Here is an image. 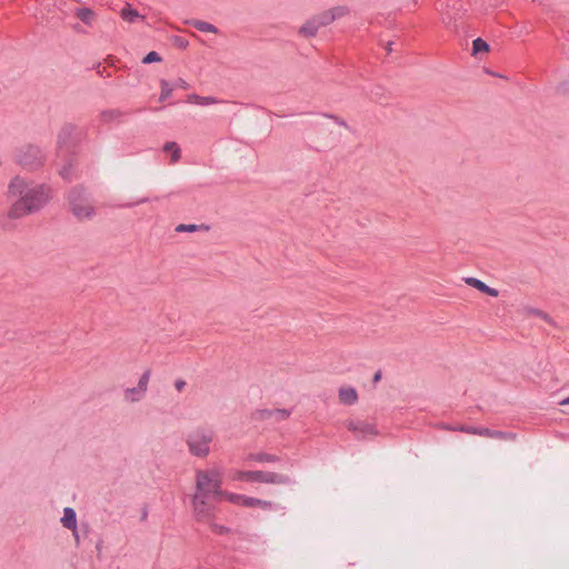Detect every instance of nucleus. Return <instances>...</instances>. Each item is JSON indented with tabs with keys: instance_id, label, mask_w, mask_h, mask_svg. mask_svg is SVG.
<instances>
[{
	"instance_id": "nucleus-11",
	"label": "nucleus",
	"mask_w": 569,
	"mask_h": 569,
	"mask_svg": "<svg viewBox=\"0 0 569 569\" xmlns=\"http://www.w3.org/2000/svg\"><path fill=\"white\" fill-rule=\"evenodd\" d=\"M322 23H320V19L318 16H315L307 20L300 28L298 33L303 38H312L315 37L319 29L322 28Z\"/></svg>"
},
{
	"instance_id": "nucleus-9",
	"label": "nucleus",
	"mask_w": 569,
	"mask_h": 569,
	"mask_svg": "<svg viewBox=\"0 0 569 569\" xmlns=\"http://www.w3.org/2000/svg\"><path fill=\"white\" fill-rule=\"evenodd\" d=\"M346 426L349 431L353 432L357 439H366L378 433L372 425L362 421L349 420Z\"/></svg>"
},
{
	"instance_id": "nucleus-19",
	"label": "nucleus",
	"mask_w": 569,
	"mask_h": 569,
	"mask_svg": "<svg viewBox=\"0 0 569 569\" xmlns=\"http://www.w3.org/2000/svg\"><path fill=\"white\" fill-rule=\"evenodd\" d=\"M163 151L171 156V162L172 163L178 162L180 160V158H181L180 147L178 146V143H176L173 141L167 142L163 146Z\"/></svg>"
},
{
	"instance_id": "nucleus-26",
	"label": "nucleus",
	"mask_w": 569,
	"mask_h": 569,
	"mask_svg": "<svg viewBox=\"0 0 569 569\" xmlns=\"http://www.w3.org/2000/svg\"><path fill=\"white\" fill-rule=\"evenodd\" d=\"M159 61H161V57L156 51L149 52L142 60L143 63H152Z\"/></svg>"
},
{
	"instance_id": "nucleus-27",
	"label": "nucleus",
	"mask_w": 569,
	"mask_h": 569,
	"mask_svg": "<svg viewBox=\"0 0 569 569\" xmlns=\"http://www.w3.org/2000/svg\"><path fill=\"white\" fill-rule=\"evenodd\" d=\"M198 230V226L197 224H179L176 227V231L177 232H193Z\"/></svg>"
},
{
	"instance_id": "nucleus-18",
	"label": "nucleus",
	"mask_w": 569,
	"mask_h": 569,
	"mask_svg": "<svg viewBox=\"0 0 569 569\" xmlns=\"http://www.w3.org/2000/svg\"><path fill=\"white\" fill-rule=\"evenodd\" d=\"M461 431H465V432H468V433H473V435H479V436H483V437H491V438H501L502 437V433L499 432V431H492L490 429H487V428H471V427H467V428H461Z\"/></svg>"
},
{
	"instance_id": "nucleus-30",
	"label": "nucleus",
	"mask_w": 569,
	"mask_h": 569,
	"mask_svg": "<svg viewBox=\"0 0 569 569\" xmlns=\"http://www.w3.org/2000/svg\"><path fill=\"white\" fill-rule=\"evenodd\" d=\"M561 406L569 405V397L560 402Z\"/></svg>"
},
{
	"instance_id": "nucleus-32",
	"label": "nucleus",
	"mask_w": 569,
	"mask_h": 569,
	"mask_svg": "<svg viewBox=\"0 0 569 569\" xmlns=\"http://www.w3.org/2000/svg\"><path fill=\"white\" fill-rule=\"evenodd\" d=\"M379 379H380V375H379V373H377V375L375 376V380H379Z\"/></svg>"
},
{
	"instance_id": "nucleus-23",
	"label": "nucleus",
	"mask_w": 569,
	"mask_h": 569,
	"mask_svg": "<svg viewBox=\"0 0 569 569\" xmlns=\"http://www.w3.org/2000/svg\"><path fill=\"white\" fill-rule=\"evenodd\" d=\"M76 16L86 24H90L94 18L93 11L89 8L77 9Z\"/></svg>"
},
{
	"instance_id": "nucleus-4",
	"label": "nucleus",
	"mask_w": 569,
	"mask_h": 569,
	"mask_svg": "<svg viewBox=\"0 0 569 569\" xmlns=\"http://www.w3.org/2000/svg\"><path fill=\"white\" fill-rule=\"evenodd\" d=\"M209 498L210 497L193 493L191 499L193 516L198 522L210 526L212 531L224 533L226 528L213 522L214 508L209 503Z\"/></svg>"
},
{
	"instance_id": "nucleus-14",
	"label": "nucleus",
	"mask_w": 569,
	"mask_h": 569,
	"mask_svg": "<svg viewBox=\"0 0 569 569\" xmlns=\"http://www.w3.org/2000/svg\"><path fill=\"white\" fill-rule=\"evenodd\" d=\"M339 400L347 406L355 405L358 400V393L355 388L342 387L339 390Z\"/></svg>"
},
{
	"instance_id": "nucleus-21",
	"label": "nucleus",
	"mask_w": 569,
	"mask_h": 569,
	"mask_svg": "<svg viewBox=\"0 0 569 569\" xmlns=\"http://www.w3.org/2000/svg\"><path fill=\"white\" fill-rule=\"evenodd\" d=\"M243 507L270 509L271 502L246 496Z\"/></svg>"
},
{
	"instance_id": "nucleus-17",
	"label": "nucleus",
	"mask_w": 569,
	"mask_h": 569,
	"mask_svg": "<svg viewBox=\"0 0 569 569\" xmlns=\"http://www.w3.org/2000/svg\"><path fill=\"white\" fill-rule=\"evenodd\" d=\"M259 413L261 418H273L278 421L286 420L290 416V411L287 409L264 410Z\"/></svg>"
},
{
	"instance_id": "nucleus-28",
	"label": "nucleus",
	"mask_w": 569,
	"mask_h": 569,
	"mask_svg": "<svg viewBox=\"0 0 569 569\" xmlns=\"http://www.w3.org/2000/svg\"><path fill=\"white\" fill-rule=\"evenodd\" d=\"M256 460L258 461H267V462H274L278 460V458L276 456H271V455H264V453H260V455H257L254 457Z\"/></svg>"
},
{
	"instance_id": "nucleus-29",
	"label": "nucleus",
	"mask_w": 569,
	"mask_h": 569,
	"mask_svg": "<svg viewBox=\"0 0 569 569\" xmlns=\"http://www.w3.org/2000/svg\"><path fill=\"white\" fill-rule=\"evenodd\" d=\"M186 386V382L183 380H177L174 382V387L178 391H181Z\"/></svg>"
},
{
	"instance_id": "nucleus-24",
	"label": "nucleus",
	"mask_w": 569,
	"mask_h": 569,
	"mask_svg": "<svg viewBox=\"0 0 569 569\" xmlns=\"http://www.w3.org/2000/svg\"><path fill=\"white\" fill-rule=\"evenodd\" d=\"M472 51H473V54H477L479 52H488L489 51V46L481 38H477L472 42Z\"/></svg>"
},
{
	"instance_id": "nucleus-5",
	"label": "nucleus",
	"mask_w": 569,
	"mask_h": 569,
	"mask_svg": "<svg viewBox=\"0 0 569 569\" xmlns=\"http://www.w3.org/2000/svg\"><path fill=\"white\" fill-rule=\"evenodd\" d=\"M212 440V431L207 429H196L187 436L186 443L191 456L203 459L210 453V445Z\"/></svg>"
},
{
	"instance_id": "nucleus-25",
	"label": "nucleus",
	"mask_w": 569,
	"mask_h": 569,
	"mask_svg": "<svg viewBox=\"0 0 569 569\" xmlns=\"http://www.w3.org/2000/svg\"><path fill=\"white\" fill-rule=\"evenodd\" d=\"M160 84H161L160 100L163 101L171 96L173 89L169 84V82L166 80H161Z\"/></svg>"
},
{
	"instance_id": "nucleus-3",
	"label": "nucleus",
	"mask_w": 569,
	"mask_h": 569,
	"mask_svg": "<svg viewBox=\"0 0 569 569\" xmlns=\"http://www.w3.org/2000/svg\"><path fill=\"white\" fill-rule=\"evenodd\" d=\"M68 206L72 216L79 221L92 220L97 212L92 199L82 188H73L68 193Z\"/></svg>"
},
{
	"instance_id": "nucleus-2",
	"label": "nucleus",
	"mask_w": 569,
	"mask_h": 569,
	"mask_svg": "<svg viewBox=\"0 0 569 569\" xmlns=\"http://www.w3.org/2000/svg\"><path fill=\"white\" fill-rule=\"evenodd\" d=\"M222 469L218 466H212L207 469H199L194 473V495L219 498L222 493Z\"/></svg>"
},
{
	"instance_id": "nucleus-7",
	"label": "nucleus",
	"mask_w": 569,
	"mask_h": 569,
	"mask_svg": "<svg viewBox=\"0 0 569 569\" xmlns=\"http://www.w3.org/2000/svg\"><path fill=\"white\" fill-rule=\"evenodd\" d=\"M17 161L26 170L33 171L43 164L44 156L40 148L28 144L20 148L17 153Z\"/></svg>"
},
{
	"instance_id": "nucleus-8",
	"label": "nucleus",
	"mask_w": 569,
	"mask_h": 569,
	"mask_svg": "<svg viewBox=\"0 0 569 569\" xmlns=\"http://www.w3.org/2000/svg\"><path fill=\"white\" fill-rule=\"evenodd\" d=\"M149 379H150V371H146L140 377L138 385L136 387L128 388L124 390V393H123L124 401L130 402V403L140 401L144 397V395L148 390Z\"/></svg>"
},
{
	"instance_id": "nucleus-1",
	"label": "nucleus",
	"mask_w": 569,
	"mask_h": 569,
	"mask_svg": "<svg viewBox=\"0 0 569 569\" xmlns=\"http://www.w3.org/2000/svg\"><path fill=\"white\" fill-rule=\"evenodd\" d=\"M7 192L9 198L14 199L8 210L10 219H21L36 213L52 199V190L48 184L37 183L20 176L9 181Z\"/></svg>"
},
{
	"instance_id": "nucleus-6",
	"label": "nucleus",
	"mask_w": 569,
	"mask_h": 569,
	"mask_svg": "<svg viewBox=\"0 0 569 569\" xmlns=\"http://www.w3.org/2000/svg\"><path fill=\"white\" fill-rule=\"evenodd\" d=\"M232 480L266 483H287L288 477L274 472L264 471H234L231 475Z\"/></svg>"
},
{
	"instance_id": "nucleus-15",
	"label": "nucleus",
	"mask_w": 569,
	"mask_h": 569,
	"mask_svg": "<svg viewBox=\"0 0 569 569\" xmlns=\"http://www.w3.org/2000/svg\"><path fill=\"white\" fill-rule=\"evenodd\" d=\"M121 18L129 22V23H134L137 21H143L144 20V17L141 16L136 9H133L130 4H127L126 7H123L121 9Z\"/></svg>"
},
{
	"instance_id": "nucleus-12",
	"label": "nucleus",
	"mask_w": 569,
	"mask_h": 569,
	"mask_svg": "<svg viewBox=\"0 0 569 569\" xmlns=\"http://www.w3.org/2000/svg\"><path fill=\"white\" fill-rule=\"evenodd\" d=\"M60 521L66 529L71 530L73 536L78 538L77 513L72 508L66 507L63 509V516Z\"/></svg>"
},
{
	"instance_id": "nucleus-31",
	"label": "nucleus",
	"mask_w": 569,
	"mask_h": 569,
	"mask_svg": "<svg viewBox=\"0 0 569 569\" xmlns=\"http://www.w3.org/2000/svg\"><path fill=\"white\" fill-rule=\"evenodd\" d=\"M537 315L542 316L543 318H547L546 315H543L541 311H536Z\"/></svg>"
},
{
	"instance_id": "nucleus-22",
	"label": "nucleus",
	"mask_w": 569,
	"mask_h": 569,
	"mask_svg": "<svg viewBox=\"0 0 569 569\" xmlns=\"http://www.w3.org/2000/svg\"><path fill=\"white\" fill-rule=\"evenodd\" d=\"M191 26L193 28H196L197 30L201 31V32H209V33H217L218 32V29L213 24H211V23H209L207 21L192 20L191 21Z\"/></svg>"
},
{
	"instance_id": "nucleus-20",
	"label": "nucleus",
	"mask_w": 569,
	"mask_h": 569,
	"mask_svg": "<svg viewBox=\"0 0 569 569\" xmlns=\"http://www.w3.org/2000/svg\"><path fill=\"white\" fill-rule=\"evenodd\" d=\"M244 498L246 496L222 490V493L219 496L218 500H226L233 505L243 506Z\"/></svg>"
},
{
	"instance_id": "nucleus-16",
	"label": "nucleus",
	"mask_w": 569,
	"mask_h": 569,
	"mask_svg": "<svg viewBox=\"0 0 569 569\" xmlns=\"http://www.w3.org/2000/svg\"><path fill=\"white\" fill-rule=\"evenodd\" d=\"M189 103L199 104V106H210L219 103L220 101L214 97H202L198 94H189L187 98Z\"/></svg>"
},
{
	"instance_id": "nucleus-10",
	"label": "nucleus",
	"mask_w": 569,
	"mask_h": 569,
	"mask_svg": "<svg viewBox=\"0 0 569 569\" xmlns=\"http://www.w3.org/2000/svg\"><path fill=\"white\" fill-rule=\"evenodd\" d=\"M348 14H349V8L347 6H337V7L328 9L317 16L320 19V23H322L323 27H327V26L333 23L336 20H339Z\"/></svg>"
},
{
	"instance_id": "nucleus-13",
	"label": "nucleus",
	"mask_w": 569,
	"mask_h": 569,
	"mask_svg": "<svg viewBox=\"0 0 569 569\" xmlns=\"http://www.w3.org/2000/svg\"><path fill=\"white\" fill-rule=\"evenodd\" d=\"M465 281L470 287H473L488 296L498 297V295H499L498 290H496L495 288H490L489 286H487L485 282H482L481 280H479L477 278L469 277V278H466Z\"/></svg>"
}]
</instances>
